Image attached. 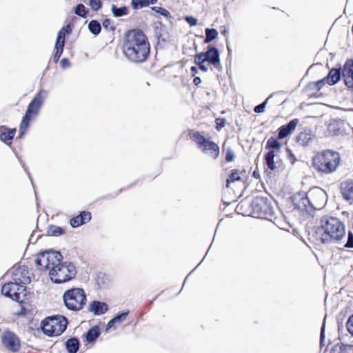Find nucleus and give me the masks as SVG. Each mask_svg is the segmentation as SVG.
I'll return each instance as SVG.
<instances>
[{
    "label": "nucleus",
    "mask_w": 353,
    "mask_h": 353,
    "mask_svg": "<svg viewBox=\"0 0 353 353\" xmlns=\"http://www.w3.org/2000/svg\"><path fill=\"white\" fill-rule=\"evenodd\" d=\"M59 252L45 251L39 254L35 260L37 269L40 271L50 270V277L55 283H63L75 277L77 270L71 262H62Z\"/></svg>",
    "instance_id": "f257e3e1"
},
{
    "label": "nucleus",
    "mask_w": 353,
    "mask_h": 353,
    "mask_svg": "<svg viewBox=\"0 0 353 353\" xmlns=\"http://www.w3.org/2000/svg\"><path fill=\"white\" fill-rule=\"evenodd\" d=\"M122 50L130 61L141 63L145 62L150 56V43L143 30L134 28L125 32Z\"/></svg>",
    "instance_id": "f03ea898"
},
{
    "label": "nucleus",
    "mask_w": 353,
    "mask_h": 353,
    "mask_svg": "<svg viewBox=\"0 0 353 353\" xmlns=\"http://www.w3.org/2000/svg\"><path fill=\"white\" fill-rule=\"evenodd\" d=\"M316 237L324 244L339 243L345 236L343 223L338 218L323 215L316 220Z\"/></svg>",
    "instance_id": "7ed1b4c3"
},
{
    "label": "nucleus",
    "mask_w": 353,
    "mask_h": 353,
    "mask_svg": "<svg viewBox=\"0 0 353 353\" xmlns=\"http://www.w3.org/2000/svg\"><path fill=\"white\" fill-rule=\"evenodd\" d=\"M47 94L46 90H40L28 104L26 113L22 117L19 124V139L22 138L26 134L30 127V122L38 116L44 100L47 97Z\"/></svg>",
    "instance_id": "20e7f679"
},
{
    "label": "nucleus",
    "mask_w": 353,
    "mask_h": 353,
    "mask_svg": "<svg viewBox=\"0 0 353 353\" xmlns=\"http://www.w3.org/2000/svg\"><path fill=\"white\" fill-rule=\"evenodd\" d=\"M340 161L339 152L327 150L315 155L312 159V165L317 172L330 174L336 171Z\"/></svg>",
    "instance_id": "39448f33"
},
{
    "label": "nucleus",
    "mask_w": 353,
    "mask_h": 353,
    "mask_svg": "<svg viewBox=\"0 0 353 353\" xmlns=\"http://www.w3.org/2000/svg\"><path fill=\"white\" fill-rule=\"evenodd\" d=\"M194 63L203 72L212 70V67L217 70L221 69L219 51L212 46H208L205 51L196 53L194 56Z\"/></svg>",
    "instance_id": "423d86ee"
},
{
    "label": "nucleus",
    "mask_w": 353,
    "mask_h": 353,
    "mask_svg": "<svg viewBox=\"0 0 353 353\" xmlns=\"http://www.w3.org/2000/svg\"><path fill=\"white\" fill-rule=\"evenodd\" d=\"M190 139L196 143L197 147L213 159H216L220 154L219 145L204 137V132L190 129L188 131Z\"/></svg>",
    "instance_id": "0eeeda50"
},
{
    "label": "nucleus",
    "mask_w": 353,
    "mask_h": 353,
    "mask_svg": "<svg viewBox=\"0 0 353 353\" xmlns=\"http://www.w3.org/2000/svg\"><path fill=\"white\" fill-rule=\"evenodd\" d=\"M63 299L66 307L72 311L81 310L87 301L84 290L79 288L66 290L63 294Z\"/></svg>",
    "instance_id": "6e6552de"
},
{
    "label": "nucleus",
    "mask_w": 353,
    "mask_h": 353,
    "mask_svg": "<svg viewBox=\"0 0 353 353\" xmlns=\"http://www.w3.org/2000/svg\"><path fill=\"white\" fill-rule=\"evenodd\" d=\"M68 325L67 319L61 315L49 316L41 322V329L45 334L48 336L61 335L66 329Z\"/></svg>",
    "instance_id": "1a4fd4ad"
},
{
    "label": "nucleus",
    "mask_w": 353,
    "mask_h": 353,
    "mask_svg": "<svg viewBox=\"0 0 353 353\" xmlns=\"http://www.w3.org/2000/svg\"><path fill=\"white\" fill-rule=\"evenodd\" d=\"M250 209L251 210L248 214L244 216H249L254 218H265L267 216L271 214L272 209L266 199L263 197H255L252 199Z\"/></svg>",
    "instance_id": "9d476101"
},
{
    "label": "nucleus",
    "mask_w": 353,
    "mask_h": 353,
    "mask_svg": "<svg viewBox=\"0 0 353 353\" xmlns=\"http://www.w3.org/2000/svg\"><path fill=\"white\" fill-rule=\"evenodd\" d=\"M309 204L311 205V212L314 210L321 209L326 203L327 195L321 188H314L307 192Z\"/></svg>",
    "instance_id": "9b49d317"
},
{
    "label": "nucleus",
    "mask_w": 353,
    "mask_h": 353,
    "mask_svg": "<svg viewBox=\"0 0 353 353\" xmlns=\"http://www.w3.org/2000/svg\"><path fill=\"white\" fill-rule=\"evenodd\" d=\"M26 291V287L15 281L6 283L1 288V293L4 296L17 302H22L21 295Z\"/></svg>",
    "instance_id": "f8f14e48"
},
{
    "label": "nucleus",
    "mask_w": 353,
    "mask_h": 353,
    "mask_svg": "<svg viewBox=\"0 0 353 353\" xmlns=\"http://www.w3.org/2000/svg\"><path fill=\"white\" fill-rule=\"evenodd\" d=\"M3 345L10 352L15 353L21 349V341L18 336L10 331L6 330L1 338Z\"/></svg>",
    "instance_id": "ddd939ff"
},
{
    "label": "nucleus",
    "mask_w": 353,
    "mask_h": 353,
    "mask_svg": "<svg viewBox=\"0 0 353 353\" xmlns=\"http://www.w3.org/2000/svg\"><path fill=\"white\" fill-rule=\"evenodd\" d=\"M292 201L295 208L308 214L311 213V205L309 204L307 193L297 192L293 195Z\"/></svg>",
    "instance_id": "4468645a"
},
{
    "label": "nucleus",
    "mask_w": 353,
    "mask_h": 353,
    "mask_svg": "<svg viewBox=\"0 0 353 353\" xmlns=\"http://www.w3.org/2000/svg\"><path fill=\"white\" fill-rule=\"evenodd\" d=\"M14 281L19 285H26L31 282L28 268L26 265L16 268L12 274Z\"/></svg>",
    "instance_id": "2eb2a0df"
},
{
    "label": "nucleus",
    "mask_w": 353,
    "mask_h": 353,
    "mask_svg": "<svg viewBox=\"0 0 353 353\" xmlns=\"http://www.w3.org/2000/svg\"><path fill=\"white\" fill-rule=\"evenodd\" d=\"M341 76L348 88H353V60L348 59L343 65Z\"/></svg>",
    "instance_id": "dca6fc26"
},
{
    "label": "nucleus",
    "mask_w": 353,
    "mask_h": 353,
    "mask_svg": "<svg viewBox=\"0 0 353 353\" xmlns=\"http://www.w3.org/2000/svg\"><path fill=\"white\" fill-rule=\"evenodd\" d=\"M92 219V214L90 211H81L79 214L72 217L70 220V225L75 228L89 222Z\"/></svg>",
    "instance_id": "f3484780"
},
{
    "label": "nucleus",
    "mask_w": 353,
    "mask_h": 353,
    "mask_svg": "<svg viewBox=\"0 0 353 353\" xmlns=\"http://www.w3.org/2000/svg\"><path fill=\"white\" fill-rule=\"evenodd\" d=\"M17 129L0 125V140L8 145H11L16 134Z\"/></svg>",
    "instance_id": "a211bd4d"
},
{
    "label": "nucleus",
    "mask_w": 353,
    "mask_h": 353,
    "mask_svg": "<svg viewBox=\"0 0 353 353\" xmlns=\"http://www.w3.org/2000/svg\"><path fill=\"white\" fill-rule=\"evenodd\" d=\"M345 122L341 120H332L327 126V132L330 136H339L343 134Z\"/></svg>",
    "instance_id": "6ab92c4d"
},
{
    "label": "nucleus",
    "mask_w": 353,
    "mask_h": 353,
    "mask_svg": "<svg viewBox=\"0 0 353 353\" xmlns=\"http://www.w3.org/2000/svg\"><path fill=\"white\" fill-rule=\"evenodd\" d=\"M265 162L267 168L271 171L279 169L281 164L279 155L274 154L273 152H268L265 155Z\"/></svg>",
    "instance_id": "aec40b11"
},
{
    "label": "nucleus",
    "mask_w": 353,
    "mask_h": 353,
    "mask_svg": "<svg viewBox=\"0 0 353 353\" xmlns=\"http://www.w3.org/2000/svg\"><path fill=\"white\" fill-rule=\"evenodd\" d=\"M298 119L291 120L288 124L281 126L279 128L278 139H283L290 134L298 124Z\"/></svg>",
    "instance_id": "412c9836"
},
{
    "label": "nucleus",
    "mask_w": 353,
    "mask_h": 353,
    "mask_svg": "<svg viewBox=\"0 0 353 353\" xmlns=\"http://www.w3.org/2000/svg\"><path fill=\"white\" fill-rule=\"evenodd\" d=\"M88 310L95 315H101L108 310V305L99 301H93L89 305Z\"/></svg>",
    "instance_id": "4be33fe9"
},
{
    "label": "nucleus",
    "mask_w": 353,
    "mask_h": 353,
    "mask_svg": "<svg viewBox=\"0 0 353 353\" xmlns=\"http://www.w3.org/2000/svg\"><path fill=\"white\" fill-rule=\"evenodd\" d=\"M341 193L347 201H353V181H347L341 183Z\"/></svg>",
    "instance_id": "5701e85b"
},
{
    "label": "nucleus",
    "mask_w": 353,
    "mask_h": 353,
    "mask_svg": "<svg viewBox=\"0 0 353 353\" xmlns=\"http://www.w3.org/2000/svg\"><path fill=\"white\" fill-rule=\"evenodd\" d=\"M154 35L158 42H165L166 41V34L165 26L161 22H156L153 26Z\"/></svg>",
    "instance_id": "b1692460"
},
{
    "label": "nucleus",
    "mask_w": 353,
    "mask_h": 353,
    "mask_svg": "<svg viewBox=\"0 0 353 353\" xmlns=\"http://www.w3.org/2000/svg\"><path fill=\"white\" fill-rule=\"evenodd\" d=\"M326 78V82L330 85L336 84L341 78V69L339 68H332L330 70Z\"/></svg>",
    "instance_id": "393cba45"
},
{
    "label": "nucleus",
    "mask_w": 353,
    "mask_h": 353,
    "mask_svg": "<svg viewBox=\"0 0 353 353\" xmlns=\"http://www.w3.org/2000/svg\"><path fill=\"white\" fill-rule=\"evenodd\" d=\"M79 340L76 337H71L65 343V347L68 353H77L79 350Z\"/></svg>",
    "instance_id": "a878e982"
},
{
    "label": "nucleus",
    "mask_w": 353,
    "mask_h": 353,
    "mask_svg": "<svg viewBox=\"0 0 353 353\" xmlns=\"http://www.w3.org/2000/svg\"><path fill=\"white\" fill-rule=\"evenodd\" d=\"M282 144L274 137H270L268 139L266 143V148L269 152H273L274 154L279 155Z\"/></svg>",
    "instance_id": "bb28decb"
},
{
    "label": "nucleus",
    "mask_w": 353,
    "mask_h": 353,
    "mask_svg": "<svg viewBox=\"0 0 353 353\" xmlns=\"http://www.w3.org/2000/svg\"><path fill=\"white\" fill-rule=\"evenodd\" d=\"M128 314L129 311H126L115 316L106 325V330H108L112 327H114L116 324H121L123 323L126 319Z\"/></svg>",
    "instance_id": "cd10ccee"
},
{
    "label": "nucleus",
    "mask_w": 353,
    "mask_h": 353,
    "mask_svg": "<svg viewBox=\"0 0 353 353\" xmlns=\"http://www.w3.org/2000/svg\"><path fill=\"white\" fill-rule=\"evenodd\" d=\"M101 331L98 325H94L88 330L85 334V341L88 343L95 342L100 336Z\"/></svg>",
    "instance_id": "c85d7f7f"
},
{
    "label": "nucleus",
    "mask_w": 353,
    "mask_h": 353,
    "mask_svg": "<svg viewBox=\"0 0 353 353\" xmlns=\"http://www.w3.org/2000/svg\"><path fill=\"white\" fill-rule=\"evenodd\" d=\"M352 350V347L345 344H336L333 346L330 353H350Z\"/></svg>",
    "instance_id": "c756f323"
},
{
    "label": "nucleus",
    "mask_w": 353,
    "mask_h": 353,
    "mask_svg": "<svg viewBox=\"0 0 353 353\" xmlns=\"http://www.w3.org/2000/svg\"><path fill=\"white\" fill-rule=\"evenodd\" d=\"M47 233L50 236H58L65 234V230L59 226L51 225L48 228Z\"/></svg>",
    "instance_id": "7c9ffc66"
},
{
    "label": "nucleus",
    "mask_w": 353,
    "mask_h": 353,
    "mask_svg": "<svg viewBox=\"0 0 353 353\" xmlns=\"http://www.w3.org/2000/svg\"><path fill=\"white\" fill-rule=\"evenodd\" d=\"M311 141V135L305 132H302L296 137V141L299 144L305 146Z\"/></svg>",
    "instance_id": "2f4dec72"
},
{
    "label": "nucleus",
    "mask_w": 353,
    "mask_h": 353,
    "mask_svg": "<svg viewBox=\"0 0 353 353\" xmlns=\"http://www.w3.org/2000/svg\"><path fill=\"white\" fill-rule=\"evenodd\" d=\"M205 38L204 39L205 43H209L214 39H215L218 36V32L216 29L214 28H206L205 30Z\"/></svg>",
    "instance_id": "473e14b6"
},
{
    "label": "nucleus",
    "mask_w": 353,
    "mask_h": 353,
    "mask_svg": "<svg viewBox=\"0 0 353 353\" xmlns=\"http://www.w3.org/2000/svg\"><path fill=\"white\" fill-rule=\"evenodd\" d=\"M89 30L94 35H97L101 30L100 23L97 20H92L88 24Z\"/></svg>",
    "instance_id": "72a5a7b5"
},
{
    "label": "nucleus",
    "mask_w": 353,
    "mask_h": 353,
    "mask_svg": "<svg viewBox=\"0 0 353 353\" xmlns=\"http://www.w3.org/2000/svg\"><path fill=\"white\" fill-rule=\"evenodd\" d=\"M241 180L240 172L238 170H232L231 174L229 175L226 181V186L230 187L231 183H234Z\"/></svg>",
    "instance_id": "f704fd0d"
},
{
    "label": "nucleus",
    "mask_w": 353,
    "mask_h": 353,
    "mask_svg": "<svg viewBox=\"0 0 353 353\" xmlns=\"http://www.w3.org/2000/svg\"><path fill=\"white\" fill-rule=\"evenodd\" d=\"M112 10L114 15L117 17H122L128 14V8L125 6L117 8L114 5L112 7Z\"/></svg>",
    "instance_id": "c9c22d12"
},
{
    "label": "nucleus",
    "mask_w": 353,
    "mask_h": 353,
    "mask_svg": "<svg viewBox=\"0 0 353 353\" xmlns=\"http://www.w3.org/2000/svg\"><path fill=\"white\" fill-rule=\"evenodd\" d=\"M74 13L80 17H86L88 11L85 10L84 5L78 4L74 8Z\"/></svg>",
    "instance_id": "e433bc0d"
},
{
    "label": "nucleus",
    "mask_w": 353,
    "mask_h": 353,
    "mask_svg": "<svg viewBox=\"0 0 353 353\" xmlns=\"http://www.w3.org/2000/svg\"><path fill=\"white\" fill-rule=\"evenodd\" d=\"M132 5L134 9H137L148 6V0H132Z\"/></svg>",
    "instance_id": "4c0bfd02"
},
{
    "label": "nucleus",
    "mask_w": 353,
    "mask_h": 353,
    "mask_svg": "<svg viewBox=\"0 0 353 353\" xmlns=\"http://www.w3.org/2000/svg\"><path fill=\"white\" fill-rule=\"evenodd\" d=\"M215 128L216 130L219 132L225 126L226 124V119L225 118H216L215 119Z\"/></svg>",
    "instance_id": "58836bf2"
},
{
    "label": "nucleus",
    "mask_w": 353,
    "mask_h": 353,
    "mask_svg": "<svg viewBox=\"0 0 353 353\" xmlns=\"http://www.w3.org/2000/svg\"><path fill=\"white\" fill-rule=\"evenodd\" d=\"M89 6L93 10L97 11L101 8L102 3L101 0H90Z\"/></svg>",
    "instance_id": "ea45409f"
},
{
    "label": "nucleus",
    "mask_w": 353,
    "mask_h": 353,
    "mask_svg": "<svg viewBox=\"0 0 353 353\" xmlns=\"http://www.w3.org/2000/svg\"><path fill=\"white\" fill-rule=\"evenodd\" d=\"M152 9L154 10L156 12L159 13L160 14L165 17H170V12L161 7H152Z\"/></svg>",
    "instance_id": "a19ab883"
},
{
    "label": "nucleus",
    "mask_w": 353,
    "mask_h": 353,
    "mask_svg": "<svg viewBox=\"0 0 353 353\" xmlns=\"http://www.w3.org/2000/svg\"><path fill=\"white\" fill-rule=\"evenodd\" d=\"M325 82H326V78H324L321 80L314 82L311 84L312 88L316 90H319L325 85Z\"/></svg>",
    "instance_id": "79ce46f5"
},
{
    "label": "nucleus",
    "mask_w": 353,
    "mask_h": 353,
    "mask_svg": "<svg viewBox=\"0 0 353 353\" xmlns=\"http://www.w3.org/2000/svg\"><path fill=\"white\" fill-rule=\"evenodd\" d=\"M102 24H103V26L104 27V28H105L108 30H114V27L112 25V22L111 19H104Z\"/></svg>",
    "instance_id": "37998d69"
},
{
    "label": "nucleus",
    "mask_w": 353,
    "mask_h": 353,
    "mask_svg": "<svg viewBox=\"0 0 353 353\" xmlns=\"http://www.w3.org/2000/svg\"><path fill=\"white\" fill-rule=\"evenodd\" d=\"M268 99H267L264 102L261 103V104L256 105L254 108V111L256 113H261L264 111V109L265 108L267 101Z\"/></svg>",
    "instance_id": "c03bdc74"
},
{
    "label": "nucleus",
    "mask_w": 353,
    "mask_h": 353,
    "mask_svg": "<svg viewBox=\"0 0 353 353\" xmlns=\"http://www.w3.org/2000/svg\"><path fill=\"white\" fill-rule=\"evenodd\" d=\"M63 48H55V53L54 54V61L55 63H57L58 61L59 60L62 53H63Z\"/></svg>",
    "instance_id": "a18cd8bd"
},
{
    "label": "nucleus",
    "mask_w": 353,
    "mask_h": 353,
    "mask_svg": "<svg viewBox=\"0 0 353 353\" xmlns=\"http://www.w3.org/2000/svg\"><path fill=\"white\" fill-rule=\"evenodd\" d=\"M346 326L348 332L353 336V314L348 319Z\"/></svg>",
    "instance_id": "49530a36"
},
{
    "label": "nucleus",
    "mask_w": 353,
    "mask_h": 353,
    "mask_svg": "<svg viewBox=\"0 0 353 353\" xmlns=\"http://www.w3.org/2000/svg\"><path fill=\"white\" fill-rule=\"evenodd\" d=\"M234 153L231 149H228L225 154V161L231 162L234 160Z\"/></svg>",
    "instance_id": "de8ad7c7"
},
{
    "label": "nucleus",
    "mask_w": 353,
    "mask_h": 353,
    "mask_svg": "<svg viewBox=\"0 0 353 353\" xmlns=\"http://www.w3.org/2000/svg\"><path fill=\"white\" fill-rule=\"evenodd\" d=\"M345 246L349 248H353V233L352 232H348L347 241Z\"/></svg>",
    "instance_id": "09e8293b"
},
{
    "label": "nucleus",
    "mask_w": 353,
    "mask_h": 353,
    "mask_svg": "<svg viewBox=\"0 0 353 353\" xmlns=\"http://www.w3.org/2000/svg\"><path fill=\"white\" fill-rule=\"evenodd\" d=\"M65 45V39L61 38V36L57 37L55 48H63Z\"/></svg>",
    "instance_id": "8fccbe9b"
},
{
    "label": "nucleus",
    "mask_w": 353,
    "mask_h": 353,
    "mask_svg": "<svg viewBox=\"0 0 353 353\" xmlns=\"http://www.w3.org/2000/svg\"><path fill=\"white\" fill-rule=\"evenodd\" d=\"M185 21L190 24V26H194L197 23V20L193 17H186Z\"/></svg>",
    "instance_id": "3c124183"
},
{
    "label": "nucleus",
    "mask_w": 353,
    "mask_h": 353,
    "mask_svg": "<svg viewBox=\"0 0 353 353\" xmlns=\"http://www.w3.org/2000/svg\"><path fill=\"white\" fill-rule=\"evenodd\" d=\"M60 64L61 68H67L70 65V63L69 60L66 58H63L61 60Z\"/></svg>",
    "instance_id": "603ef678"
},
{
    "label": "nucleus",
    "mask_w": 353,
    "mask_h": 353,
    "mask_svg": "<svg viewBox=\"0 0 353 353\" xmlns=\"http://www.w3.org/2000/svg\"><path fill=\"white\" fill-rule=\"evenodd\" d=\"M235 212L237 214H243V205H241L240 203L236 205L235 208Z\"/></svg>",
    "instance_id": "864d4df0"
},
{
    "label": "nucleus",
    "mask_w": 353,
    "mask_h": 353,
    "mask_svg": "<svg viewBox=\"0 0 353 353\" xmlns=\"http://www.w3.org/2000/svg\"><path fill=\"white\" fill-rule=\"evenodd\" d=\"M61 29H63V30H64L66 32V34L71 33L72 30V26L70 24L67 25L66 26L63 27Z\"/></svg>",
    "instance_id": "5fc2aeb1"
},
{
    "label": "nucleus",
    "mask_w": 353,
    "mask_h": 353,
    "mask_svg": "<svg viewBox=\"0 0 353 353\" xmlns=\"http://www.w3.org/2000/svg\"><path fill=\"white\" fill-rule=\"evenodd\" d=\"M325 325H323L322 327H321V336H320V341H321V344L322 345L323 343V339L325 337Z\"/></svg>",
    "instance_id": "6e6d98bb"
},
{
    "label": "nucleus",
    "mask_w": 353,
    "mask_h": 353,
    "mask_svg": "<svg viewBox=\"0 0 353 353\" xmlns=\"http://www.w3.org/2000/svg\"><path fill=\"white\" fill-rule=\"evenodd\" d=\"M201 83V79L199 77H195L193 79L194 85L198 86Z\"/></svg>",
    "instance_id": "4d7b16f0"
},
{
    "label": "nucleus",
    "mask_w": 353,
    "mask_h": 353,
    "mask_svg": "<svg viewBox=\"0 0 353 353\" xmlns=\"http://www.w3.org/2000/svg\"><path fill=\"white\" fill-rule=\"evenodd\" d=\"M65 34L66 32L63 29H61L58 32L57 37L61 36V38L65 39Z\"/></svg>",
    "instance_id": "13d9d810"
},
{
    "label": "nucleus",
    "mask_w": 353,
    "mask_h": 353,
    "mask_svg": "<svg viewBox=\"0 0 353 353\" xmlns=\"http://www.w3.org/2000/svg\"><path fill=\"white\" fill-rule=\"evenodd\" d=\"M190 71L192 73V75H195V74L198 72L197 68L194 66H192L190 68Z\"/></svg>",
    "instance_id": "bf43d9fd"
},
{
    "label": "nucleus",
    "mask_w": 353,
    "mask_h": 353,
    "mask_svg": "<svg viewBox=\"0 0 353 353\" xmlns=\"http://www.w3.org/2000/svg\"><path fill=\"white\" fill-rule=\"evenodd\" d=\"M158 0H148V6L150 4H155L157 3Z\"/></svg>",
    "instance_id": "052dcab7"
}]
</instances>
